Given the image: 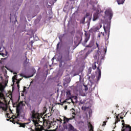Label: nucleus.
<instances>
[{"label": "nucleus", "instance_id": "obj_12", "mask_svg": "<svg viewBox=\"0 0 131 131\" xmlns=\"http://www.w3.org/2000/svg\"><path fill=\"white\" fill-rule=\"evenodd\" d=\"M67 122H69V118L66 117V116L63 117V125H65Z\"/></svg>", "mask_w": 131, "mask_h": 131}, {"label": "nucleus", "instance_id": "obj_13", "mask_svg": "<svg viewBox=\"0 0 131 131\" xmlns=\"http://www.w3.org/2000/svg\"><path fill=\"white\" fill-rule=\"evenodd\" d=\"M98 14L97 13H95L94 15H93V21H96L98 19Z\"/></svg>", "mask_w": 131, "mask_h": 131}, {"label": "nucleus", "instance_id": "obj_40", "mask_svg": "<svg viewBox=\"0 0 131 131\" xmlns=\"http://www.w3.org/2000/svg\"><path fill=\"white\" fill-rule=\"evenodd\" d=\"M91 20H92V17H89V21L90 22Z\"/></svg>", "mask_w": 131, "mask_h": 131}, {"label": "nucleus", "instance_id": "obj_10", "mask_svg": "<svg viewBox=\"0 0 131 131\" xmlns=\"http://www.w3.org/2000/svg\"><path fill=\"white\" fill-rule=\"evenodd\" d=\"M66 95L67 99L68 100H71L72 99V96L71 95V91L70 90H68L66 92Z\"/></svg>", "mask_w": 131, "mask_h": 131}, {"label": "nucleus", "instance_id": "obj_43", "mask_svg": "<svg viewBox=\"0 0 131 131\" xmlns=\"http://www.w3.org/2000/svg\"><path fill=\"white\" fill-rule=\"evenodd\" d=\"M31 45H32V43H33V41H31Z\"/></svg>", "mask_w": 131, "mask_h": 131}, {"label": "nucleus", "instance_id": "obj_7", "mask_svg": "<svg viewBox=\"0 0 131 131\" xmlns=\"http://www.w3.org/2000/svg\"><path fill=\"white\" fill-rule=\"evenodd\" d=\"M103 29L104 30V32L105 33L107 34L108 33H108L110 32V24H107L106 25V26H103Z\"/></svg>", "mask_w": 131, "mask_h": 131}, {"label": "nucleus", "instance_id": "obj_35", "mask_svg": "<svg viewBox=\"0 0 131 131\" xmlns=\"http://www.w3.org/2000/svg\"><path fill=\"white\" fill-rule=\"evenodd\" d=\"M98 37H99V38H100V37H101V34H98Z\"/></svg>", "mask_w": 131, "mask_h": 131}, {"label": "nucleus", "instance_id": "obj_56", "mask_svg": "<svg viewBox=\"0 0 131 131\" xmlns=\"http://www.w3.org/2000/svg\"><path fill=\"white\" fill-rule=\"evenodd\" d=\"M112 131H115V130H113Z\"/></svg>", "mask_w": 131, "mask_h": 131}, {"label": "nucleus", "instance_id": "obj_39", "mask_svg": "<svg viewBox=\"0 0 131 131\" xmlns=\"http://www.w3.org/2000/svg\"><path fill=\"white\" fill-rule=\"evenodd\" d=\"M25 64H27V60L25 61Z\"/></svg>", "mask_w": 131, "mask_h": 131}, {"label": "nucleus", "instance_id": "obj_29", "mask_svg": "<svg viewBox=\"0 0 131 131\" xmlns=\"http://www.w3.org/2000/svg\"><path fill=\"white\" fill-rule=\"evenodd\" d=\"M97 48H98V50H100V45L98 44V42H96Z\"/></svg>", "mask_w": 131, "mask_h": 131}, {"label": "nucleus", "instance_id": "obj_21", "mask_svg": "<svg viewBox=\"0 0 131 131\" xmlns=\"http://www.w3.org/2000/svg\"><path fill=\"white\" fill-rule=\"evenodd\" d=\"M15 79L17 80V75H14L12 77V82H13V83L15 82Z\"/></svg>", "mask_w": 131, "mask_h": 131}, {"label": "nucleus", "instance_id": "obj_26", "mask_svg": "<svg viewBox=\"0 0 131 131\" xmlns=\"http://www.w3.org/2000/svg\"><path fill=\"white\" fill-rule=\"evenodd\" d=\"M90 131H94V128L93 127V125L90 124Z\"/></svg>", "mask_w": 131, "mask_h": 131}, {"label": "nucleus", "instance_id": "obj_46", "mask_svg": "<svg viewBox=\"0 0 131 131\" xmlns=\"http://www.w3.org/2000/svg\"><path fill=\"white\" fill-rule=\"evenodd\" d=\"M0 103H1V104H4V103H3V102H1Z\"/></svg>", "mask_w": 131, "mask_h": 131}, {"label": "nucleus", "instance_id": "obj_5", "mask_svg": "<svg viewBox=\"0 0 131 131\" xmlns=\"http://www.w3.org/2000/svg\"><path fill=\"white\" fill-rule=\"evenodd\" d=\"M104 14L105 16H108L110 20H111L112 19V17L113 16V13H112V11L109 10H106Z\"/></svg>", "mask_w": 131, "mask_h": 131}, {"label": "nucleus", "instance_id": "obj_15", "mask_svg": "<svg viewBox=\"0 0 131 131\" xmlns=\"http://www.w3.org/2000/svg\"><path fill=\"white\" fill-rule=\"evenodd\" d=\"M125 0H117V2L118 5H122L124 3Z\"/></svg>", "mask_w": 131, "mask_h": 131}, {"label": "nucleus", "instance_id": "obj_17", "mask_svg": "<svg viewBox=\"0 0 131 131\" xmlns=\"http://www.w3.org/2000/svg\"><path fill=\"white\" fill-rule=\"evenodd\" d=\"M16 116H20V110L19 108H16V113L15 114Z\"/></svg>", "mask_w": 131, "mask_h": 131}, {"label": "nucleus", "instance_id": "obj_52", "mask_svg": "<svg viewBox=\"0 0 131 131\" xmlns=\"http://www.w3.org/2000/svg\"><path fill=\"white\" fill-rule=\"evenodd\" d=\"M65 102H66V101H64L63 102V103H65Z\"/></svg>", "mask_w": 131, "mask_h": 131}, {"label": "nucleus", "instance_id": "obj_16", "mask_svg": "<svg viewBox=\"0 0 131 131\" xmlns=\"http://www.w3.org/2000/svg\"><path fill=\"white\" fill-rule=\"evenodd\" d=\"M93 46H94V42L91 41H90L89 45L86 46V48H92V47H93Z\"/></svg>", "mask_w": 131, "mask_h": 131}, {"label": "nucleus", "instance_id": "obj_44", "mask_svg": "<svg viewBox=\"0 0 131 131\" xmlns=\"http://www.w3.org/2000/svg\"><path fill=\"white\" fill-rule=\"evenodd\" d=\"M122 122H124V120H122Z\"/></svg>", "mask_w": 131, "mask_h": 131}, {"label": "nucleus", "instance_id": "obj_31", "mask_svg": "<svg viewBox=\"0 0 131 131\" xmlns=\"http://www.w3.org/2000/svg\"><path fill=\"white\" fill-rule=\"evenodd\" d=\"M89 16H90V13H86L85 17L86 18V17H89Z\"/></svg>", "mask_w": 131, "mask_h": 131}, {"label": "nucleus", "instance_id": "obj_9", "mask_svg": "<svg viewBox=\"0 0 131 131\" xmlns=\"http://www.w3.org/2000/svg\"><path fill=\"white\" fill-rule=\"evenodd\" d=\"M31 113H32V118L33 119H37V118H38V115L35 113V110H33L31 112Z\"/></svg>", "mask_w": 131, "mask_h": 131}, {"label": "nucleus", "instance_id": "obj_8", "mask_svg": "<svg viewBox=\"0 0 131 131\" xmlns=\"http://www.w3.org/2000/svg\"><path fill=\"white\" fill-rule=\"evenodd\" d=\"M101 66V63L98 64V67H97V70L98 71V76L97 78V81H99L100 80V79L101 78V69H100V67Z\"/></svg>", "mask_w": 131, "mask_h": 131}, {"label": "nucleus", "instance_id": "obj_36", "mask_svg": "<svg viewBox=\"0 0 131 131\" xmlns=\"http://www.w3.org/2000/svg\"><path fill=\"white\" fill-rule=\"evenodd\" d=\"M101 34H102L103 36H105V33L101 32Z\"/></svg>", "mask_w": 131, "mask_h": 131}, {"label": "nucleus", "instance_id": "obj_20", "mask_svg": "<svg viewBox=\"0 0 131 131\" xmlns=\"http://www.w3.org/2000/svg\"><path fill=\"white\" fill-rule=\"evenodd\" d=\"M84 22H85V16H84L82 20H80V23L81 24H84Z\"/></svg>", "mask_w": 131, "mask_h": 131}, {"label": "nucleus", "instance_id": "obj_32", "mask_svg": "<svg viewBox=\"0 0 131 131\" xmlns=\"http://www.w3.org/2000/svg\"><path fill=\"white\" fill-rule=\"evenodd\" d=\"M20 75L22 77H26V76H25V75H24V74H20Z\"/></svg>", "mask_w": 131, "mask_h": 131}, {"label": "nucleus", "instance_id": "obj_45", "mask_svg": "<svg viewBox=\"0 0 131 131\" xmlns=\"http://www.w3.org/2000/svg\"><path fill=\"white\" fill-rule=\"evenodd\" d=\"M0 64H2V61L0 60Z\"/></svg>", "mask_w": 131, "mask_h": 131}, {"label": "nucleus", "instance_id": "obj_38", "mask_svg": "<svg viewBox=\"0 0 131 131\" xmlns=\"http://www.w3.org/2000/svg\"><path fill=\"white\" fill-rule=\"evenodd\" d=\"M59 121H60V122L62 123V122L63 121V120H62V119H60L59 120Z\"/></svg>", "mask_w": 131, "mask_h": 131}, {"label": "nucleus", "instance_id": "obj_24", "mask_svg": "<svg viewBox=\"0 0 131 131\" xmlns=\"http://www.w3.org/2000/svg\"><path fill=\"white\" fill-rule=\"evenodd\" d=\"M4 97H5V95H4V93L0 92V99H3Z\"/></svg>", "mask_w": 131, "mask_h": 131}, {"label": "nucleus", "instance_id": "obj_34", "mask_svg": "<svg viewBox=\"0 0 131 131\" xmlns=\"http://www.w3.org/2000/svg\"><path fill=\"white\" fill-rule=\"evenodd\" d=\"M106 121H104L103 123V126H104V125H106Z\"/></svg>", "mask_w": 131, "mask_h": 131}, {"label": "nucleus", "instance_id": "obj_1", "mask_svg": "<svg viewBox=\"0 0 131 131\" xmlns=\"http://www.w3.org/2000/svg\"><path fill=\"white\" fill-rule=\"evenodd\" d=\"M9 120L11 121V122L14 123V124L15 123L19 124L20 127H25L26 124H29L30 123V122L26 123H19V121L20 120V116H17L16 115L12 116V117L9 119Z\"/></svg>", "mask_w": 131, "mask_h": 131}, {"label": "nucleus", "instance_id": "obj_27", "mask_svg": "<svg viewBox=\"0 0 131 131\" xmlns=\"http://www.w3.org/2000/svg\"><path fill=\"white\" fill-rule=\"evenodd\" d=\"M59 46H60V42H59L57 43V47H56V49H57V50H59Z\"/></svg>", "mask_w": 131, "mask_h": 131}, {"label": "nucleus", "instance_id": "obj_57", "mask_svg": "<svg viewBox=\"0 0 131 131\" xmlns=\"http://www.w3.org/2000/svg\"><path fill=\"white\" fill-rule=\"evenodd\" d=\"M69 82H70V81H69Z\"/></svg>", "mask_w": 131, "mask_h": 131}, {"label": "nucleus", "instance_id": "obj_19", "mask_svg": "<svg viewBox=\"0 0 131 131\" xmlns=\"http://www.w3.org/2000/svg\"><path fill=\"white\" fill-rule=\"evenodd\" d=\"M46 126H47V128H48V129L51 128V123H49L48 122H46Z\"/></svg>", "mask_w": 131, "mask_h": 131}, {"label": "nucleus", "instance_id": "obj_4", "mask_svg": "<svg viewBox=\"0 0 131 131\" xmlns=\"http://www.w3.org/2000/svg\"><path fill=\"white\" fill-rule=\"evenodd\" d=\"M85 36L84 40L82 43L83 46H85V45H86V43L88 42V41H89V39H90V35L87 33H85Z\"/></svg>", "mask_w": 131, "mask_h": 131}, {"label": "nucleus", "instance_id": "obj_54", "mask_svg": "<svg viewBox=\"0 0 131 131\" xmlns=\"http://www.w3.org/2000/svg\"><path fill=\"white\" fill-rule=\"evenodd\" d=\"M7 120H9V119H7Z\"/></svg>", "mask_w": 131, "mask_h": 131}, {"label": "nucleus", "instance_id": "obj_14", "mask_svg": "<svg viewBox=\"0 0 131 131\" xmlns=\"http://www.w3.org/2000/svg\"><path fill=\"white\" fill-rule=\"evenodd\" d=\"M96 63H97V64H99V61H97L96 62H94L92 64V69H93V70H95V69H97V65H96Z\"/></svg>", "mask_w": 131, "mask_h": 131}, {"label": "nucleus", "instance_id": "obj_53", "mask_svg": "<svg viewBox=\"0 0 131 131\" xmlns=\"http://www.w3.org/2000/svg\"><path fill=\"white\" fill-rule=\"evenodd\" d=\"M63 85H65V83H63Z\"/></svg>", "mask_w": 131, "mask_h": 131}, {"label": "nucleus", "instance_id": "obj_11", "mask_svg": "<svg viewBox=\"0 0 131 131\" xmlns=\"http://www.w3.org/2000/svg\"><path fill=\"white\" fill-rule=\"evenodd\" d=\"M42 96H43V95H42V93L40 90L38 91L36 94V97L38 99H41V97H42Z\"/></svg>", "mask_w": 131, "mask_h": 131}, {"label": "nucleus", "instance_id": "obj_25", "mask_svg": "<svg viewBox=\"0 0 131 131\" xmlns=\"http://www.w3.org/2000/svg\"><path fill=\"white\" fill-rule=\"evenodd\" d=\"M60 62L59 63V67H62V63H63V60H62V59L60 58V60H58Z\"/></svg>", "mask_w": 131, "mask_h": 131}, {"label": "nucleus", "instance_id": "obj_2", "mask_svg": "<svg viewBox=\"0 0 131 131\" xmlns=\"http://www.w3.org/2000/svg\"><path fill=\"white\" fill-rule=\"evenodd\" d=\"M65 53L64 57H61V60L70 61L72 59L71 56L69 55V54H70V47L68 48V49L65 50Z\"/></svg>", "mask_w": 131, "mask_h": 131}, {"label": "nucleus", "instance_id": "obj_18", "mask_svg": "<svg viewBox=\"0 0 131 131\" xmlns=\"http://www.w3.org/2000/svg\"><path fill=\"white\" fill-rule=\"evenodd\" d=\"M72 115V118L71 117L70 118H69V120H72V119H74V118H75V116H74V115H76V114H75V113H73Z\"/></svg>", "mask_w": 131, "mask_h": 131}, {"label": "nucleus", "instance_id": "obj_37", "mask_svg": "<svg viewBox=\"0 0 131 131\" xmlns=\"http://www.w3.org/2000/svg\"><path fill=\"white\" fill-rule=\"evenodd\" d=\"M17 88L19 90V89H20V85H19V84H17Z\"/></svg>", "mask_w": 131, "mask_h": 131}, {"label": "nucleus", "instance_id": "obj_33", "mask_svg": "<svg viewBox=\"0 0 131 131\" xmlns=\"http://www.w3.org/2000/svg\"><path fill=\"white\" fill-rule=\"evenodd\" d=\"M88 90H89V89L88 88V86H85V91H88Z\"/></svg>", "mask_w": 131, "mask_h": 131}, {"label": "nucleus", "instance_id": "obj_28", "mask_svg": "<svg viewBox=\"0 0 131 131\" xmlns=\"http://www.w3.org/2000/svg\"><path fill=\"white\" fill-rule=\"evenodd\" d=\"M6 117H7V118H11L10 117V114L9 113H7L6 114Z\"/></svg>", "mask_w": 131, "mask_h": 131}, {"label": "nucleus", "instance_id": "obj_49", "mask_svg": "<svg viewBox=\"0 0 131 131\" xmlns=\"http://www.w3.org/2000/svg\"><path fill=\"white\" fill-rule=\"evenodd\" d=\"M82 110H83V107H82Z\"/></svg>", "mask_w": 131, "mask_h": 131}, {"label": "nucleus", "instance_id": "obj_55", "mask_svg": "<svg viewBox=\"0 0 131 131\" xmlns=\"http://www.w3.org/2000/svg\"><path fill=\"white\" fill-rule=\"evenodd\" d=\"M29 120V121H30V120Z\"/></svg>", "mask_w": 131, "mask_h": 131}, {"label": "nucleus", "instance_id": "obj_22", "mask_svg": "<svg viewBox=\"0 0 131 131\" xmlns=\"http://www.w3.org/2000/svg\"><path fill=\"white\" fill-rule=\"evenodd\" d=\"M119 121H120L119 118H118V116H116V122H115V124H116V123H117L118 122H119Z\"/></svg>", "mask_w": 131, "mask_h": 131}, {"label": "nucleus", "instance_id": "obj_47", "mask_svg": "<svg viewBox=\"0 0 131 131\" xmlns=\"http://www.w3.org/2000/svg\"><path fill=\"white\" fill-rule=\"evenodd\" d=\"M14 74H17V73H14Z\"/></svg>", "mask_w": 131, "mask_h": 131}, {"label": "nucleus", "instance_id": "obj_3", "mask_svg": "<svg viewBox=\"0 0 131 131\" xmlns=\"http://www.w3.org/2000/svg\"><path fill=\"white\" fill-rule=\"evenodd\" d=\"M33 122L34 123V125L35 126V130L30 128V129L31 130V131H42V130H43V126L39 125L38 124V122H37V121L33 120Z\"/></svg>", "mask_w": 131, "mask_h": 131}, {"label": "nucleus", "instance_id": "obj_42", "mask_svg": "<svg viewBox=\"0 0 131 131\" xmlns=\"http://www.w3.org/2000/svg\"><path fill=\"white\" fill-rule=\"evenodd\" d=\"M65 110H66V109H67V106H66V107H64Z\"/></svg>", "mask_w": 131, "mask_h": 131}, {"label": "nucleus", "instance_id": "obj_51", "mask_svg": "<svg viewBox=\"0 0 131 131\" xmlns=\"http://www.w3.org/2000/svg\"><path fill=\"white\" fill-rule=\"evenodd\" d=\"M106 52H107V50H105V53H106Z\"/></svg>", "mask_w": 131, "mask_h": 131}, {"label": "nucleus", "instance_id": "obj_58", "mask_svg": "<svg viewBox=\"0 0 131 131\" xmlns=\"http://www.w3.org/2000/svg\"><path fill=\"white\" fill-rule=\"evenodd\" d=\"M20 80H21V79H20Z\"/></svg>", "mask_w": 131, "mask_h": 131}, {"label": "nucleus", "instance_id": "obj_30", "mask_svg": "<svg viewBox=\"0 0 131 131\" xmlns=\"http://www.w3.org/2000/svg\"><path fill=\"white\" fill-rule=\"evenodd\" d=\"M45 131H56L57 130L55 129H53V130H48V129H45Z\"/></svg>", "mask_w": 131, "mask_h": 131}, {"label": "nucleus", "instance_id": "obj_50", "mask_svg": "<svg viewBox=\"0 0 131 131\" xmlns=\"http://www.w3.org/2000/svg\"><path fill=\"white\" fill-rule=\"evenodd\" d=\"M86 110V108L85 107L84 110L85 111Z\"/></svg>", "mask_w": 131, "mask_h": 131}, {"label": "nucleus", "instance_id": "obj_6", "mask_svg": "<svg viewBox=\"0 0 131 131\" xmlns=\"http://www.w3.org/2000/svg\"><path fill=\"white\" fill-rule=\"evenodd\" d=\"M122 125H123V127L125 128L122 131H126L128 130V131H131V127L129 126V125L125 124L124 122L122 123Z\"/></svg>", "mask_w": 131, "mask_h": 131}, {"label": "nucleus", "instance_id": "obj_48", "mask_svg": "<svg viewBox=\"0 0 131 131\" xmlns=\"http://www.w3.org/2000/svg\"><path fill=\"white\" fill-rule=\"evenodd\" d=\"M0 108H3V106H0Z\"/></svg>", "mask_w": 131, "mask_h": 131}, {"label": "nucleus", "instance_id": "obj_23", "mask_svg": "<svg viewBox=\"0 0 131 131\" xmlns=\"http://www.w3.org/2000/svg\"><path fill=\"white\" fill-rule=\"evenodd\" d=\"M92 73V67H90L88 69V75H89V74H91Z\"/></svg>", "mask_w": 131, "mask_h": 131}, {"label": "nucleus", "instance_id": "obj_41", "mask_svg": "<svg viewBox=\"0 0 131 131\" xmlns=\"http://www.w3.org/2000/svg\"><path fill=\"white\" fill-rule=\"evenodd\" d=\"M120 118L121 119H123V117H120Z\"/></svg>", "mask_w": 131, "mask_h": 131}]
</instances>
